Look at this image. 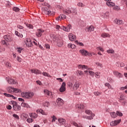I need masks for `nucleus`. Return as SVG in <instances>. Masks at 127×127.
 <instances>
[{
	"instance_id": "nucleus-60",
	"label": "nucleus",
	"mask_w": 127,
	"mask_h": 127,
	"mask_svg": "<svg viewBox=\"0 0 127 127\" xmlns=\"http://www.w3.org/2000/svg\"><path fill=\"white\" fill-rule=\"evenodd\" d=\"M27 122L29 123H32V119H30V118L27 119Z\"/></svg>"
},
{
	"instance_id": "nucleus-43",
	"label": "nucleus",
	"mask_w": 127,
	"mask_h": 127,
	"mask_svg": "<svg viewBox=\"0 0 127 127\" xmlns=\"http://www.w3.org/2000/svg\"><path fill=\"white\" fill-rule=\"evenodd\" d=\"M31 118H33L34 119H36L37 118V115L35 113H33L30 115Z\"/></svg>"
},
{
	"instance_id": "nucleus-32",
	"label": "nucleus",
	"mask_w": 127,
	"mask_h": 127,
	"mask_svg": "<svg viewBox=\"0 0 127 127\" xmlns=\"http://www.w3.org/2000/svg\"><path fill=\"white\" fill-rule=\"evenodd\" d=\"M76 108H78V109H80V110H82L84 109V105L83 104H78L76 106Z\"/></svg>"
},
{
	"instance_id": "nucleus-47",
	"label": "nucleus",
	"mask_w": 127,
	"mask_h": 127,
	"mask_svg": "<svg viewBox=\"0 0 127 127\" xmlns=\"http://www.w3.org/2000/svg\"><path fill=\"white\" fill-rule=\"evenodd\" d=\"M75 43L78 45H79V46H84V44L82 43H80L78 42V41H75Z\"/></svg>"
},
{
	"instance_id": "nucleus-58",
	"label": "nucleus",
	"mask_w": 127,
	"mask_h": 127,
	"mask_svg": "<svg viewBox=\"0 0 127 127\" xmlns=\"http://www.w3.org/2000/svg\"><path fill=\"white\" fill-rule=\"evenodd\" d=\"M42 73L41 72V71L38 69H36V73L37 75V74H42Z\"/></svg>"
},
{
	"instance_id": "nucleus-13",
	"label": "nucleus",
	"mask_w": 127,
	"mask_h": 127,
	"mask_svg": "<svg viewBox=\"0 0 127 127\" xmlns=\"http://www.w3.org/2000/svg\"><path fill=\"white\" fill-rule=\"evenodd\" d=\"M79 87H80V83H79V82L76 81L73 85L72 90L73 91H77L79 88Z\"/></svg>"
},
{
	"instance_id": "nucleus-56",
	"label": "nucleus",
	"mask_w": 127,
	"mask_h": 127,
	"mask_svg": "<svg viewBox=\"0 0 127 127\" xmlns=\"http://www.w3.org/2000/svg\"><path fill=\"white\" fill-rule=\"evenodd\" d=\"M5 65L6 66V67H8V68H10V63H8V62H6L5 63Z\"/></svg>"
},
{
	"instance_id": "nucleus-53",
	"label": "nucleus",
	"mask_w": 127,
	"mask_h": 127,
	"mask_svg": "<svg viewBox=\"0 0 127 127\" xmlns=\"http://www.w3.org/2000/svg\"><path fill=\"white\" fill-rule=\"evenodd\" d=\"M113 9H115V10H119L120 9V7L119 6H115L113 7Z\"/></svg>"
},
{
	"instance_id": "nucleus-39",
	"label": "nucleus",
	"mask_w": 127,
	"mask_h": 127,
	"mask_svg": "<svg viewBox=\"0 0 127 127\" xmlns=\"http://www.w3.org/2000/svg\"><path fill=\"white\" fill-rule=\"evenodd\" d=\"M100 74H101V72L98 71L95 72V77L96 78H100Z\"/></svg>"
},
{
	"instance_id": "nucleus-62",
	"label": "nucleus",
	"mask_w": 127,
	"mask_h": 127,
	"mask_svg": "<svg viewBox=\"0 0 127 127\" xmlns=\"http://www.w3.org/2000/svg\"><path fill=\"white\" fill-rule=\"evenodd\" d=\"M17 28H19V29H23V27L21 25H17Z\"/></svg>"
},
{
	"instance_id": "nucleus-27",
	"label": "nucleus",
	"mask_w": 127,
	"mask_h": 127,
	"mask_svg": "<svg viewBox=\"0 0 127 127\" xmlns=\"http://www.w3.org/2000/svg\"><path fill=\"white\" fill-rule=\"evenodd\" d=\"M3 94L4 96H5V97H8L9 98L11 97V98H12V99H13L14 100H15V97L13 96L12 95L8 94L5 93H4Z\"/></svg>"
},
{
	"instance_id": "nucleus-63",
	"label": "nucleus",
	"mask_w": 127,
	"mask_h": 127,
	"mask_svg": "<svg viewBox=\"0 0 127 127\" xmlns=\"http://www.w3.org/2000/svg\"><path fill=\"white\" fill-rule=\"evenodd\" d=\"M6 109L7 110H11V109H12V107H11V106L8 105L6 107Z\"/></svg>"
},
{
	"instance_id": "nucleus-26",
	"label": "nucleus",
	"mask_w": 127,
	"mask_h": 127,
	"mask_svg": "<svg viewBox=\"0 0 127 127\" xmlns=\"http://www.w3.org/2000/svg\"><path fill=\"white\" fill-rule=\"evenodd\" d=\"M107 1L108 2H106V4L108 6H110V7H112V6H115V3L113 2H110L111 1Z\"/></svg>"
},
{
	"instance_id": "nucleus-38",
	"label": "nucleus",
	"mask_w": 127,
	"mask_h": 127,
	"mask_svg": "<svg viewBox=\"0 0 127 127\" xmlns=\"http://www.w3.org/2000/svg\"><path fill=\"white\" fill-rule=\"evenodd\" d=\"M96 65L100 68H103V64L99 62L96 63Z\"/></svg>"
},
{
	"instance_id": "nucleus-17",
	"label": "nucleus",
	"mask_w": 127,
	"mask_h": 127,
	"mask_svg": "<svg viewBox=\"0 0 127 127\" xmlns=\"http://www.w3.org/2000/svg\"><path fill=\"white\" fill-rule=\"evenodd\" d=\"M79 53L82 54L83 56H88V51L85 50H80Z\"/></svg>"
},
{
	"instance_id": "nucleus-15",
	"label": "nucleus",
	"mask_w": 127,
	"mask_h": 127,
	"mask_svg": "<svg viewBox=\"0 0 127 127\" xmlns=\"http://www.w3.org/2000/svg\"><path fill=\"white\" fill-rule=\"evenodd\" d=\"M57 103L59 106H63L64 105V101L61 98L57 99Z\"/></svg>"
},
{
	"instance_id": "nucleus-14",
	"label": "nucleus",
	"mask_w": 127,
	"mask_h": 127,
	"mask_svg": "<svg viewBox=\"0 0 127 127\" xmlns=\"http://www.w3.org/2000/svg\"><path fill=\"white\" fill-rule=\"evenodd\" d=\"M68 38L70 41H74L76 40V36L72 33H69L68 34Z\"/></svg>"
},
{
	"instance_id": "nucleus-33",
	"label": "nucleus",
	"mask_w": 127,
	"mask_h": 127,
	"mask_svg": "<svg viewBox=\"0 0 127 127\" xmlns=\"http://www.w3.org/2000/svg\"><path fill=\"white\" fill-rule=\"evenodd\" d=\"M103 17L104 18H109V12H106L104 14H103Z\"/></svg>"
},
{
	"instance_id": "nucleus-51",
	"label": "nucleus",
	"mask_w": 127,
	"mask_h": 127,
	"mask_svg": "<svg viewBox=\"0 0 127 127\" xmlns=\"http://www.w3.org/2000/svg\"><path fill=\"white\" fill-rule=\"evenodd\" d=\"M61 19H66V18L67 17V16H66V15L65 14H62L61 15Z\"/></svg>"
},
{
	"instance_id": "nucleus-29",
	"label": "nucleus",
	"mask_w": 127,
	"mask_h": 127,
	"mask_svg": "<svg viewBox=\"0 0 127 127\" xmlns=\"http://www.w3.org/2000/svg\"><path fill=\"white\" fill-rule=\"evenodd\" d=\"M110 115L112 118L114 119L117 118V113L116 112H111L110 113Z\"/></svg>"
},
{
	"instance_id": "nucleus-41",
	"label": "nucleus",
	"mask_w": 127,
	"mask_h": 127,
	"mask_svg": "<svg viewBox=\"0 0 127 127\" xmlns=\"http://www.w3.org/2000/svg\"><path fill=\"white\" fill-rule=\"evenodd\" d=\"M15 34L16 35H17V36H18V37H22V36H23L22 34L18 33V32H17L16 31L15 32Z\"/></svg>"
},
{
	"instance_id": "nucleus-40",
	"label": "nucleus",
	"mask_w": 127,
	"mask_h": 127,
	"mask_svg": "<svg viewBox=\"0 0 127 127\" xmlns=\"http://www.w3.org/2000/svg\"><path fill=\"white\" fill-rule=\"evenodd\" d=\"M116 115L119 117H123V114L122 113V112L118 111L116 112Z\"/></svg>"
},
{
	"instance_id": "nucleus-34",
	"label": "nucleus",
	"mask_w": 127,
	"mask_h": 127,
	"mask_svg": "<svg viewBox=\"0 0 127 127\" xmlns=\"http://www.w3.org/2000/svg\"><path fill=\"white\" fill-rule=\"evenodd\" d=\"M93 94L95 95V96H100V95H102V92H100L99 91H95Z\"/></svg>"
},
{
	"instance_id": "nucleus-36",
	"label": "nucleus",
	"mask_w": 127,
	"mask_h": 127,
	"mask_svg": "<svg viewBox=\"0 0 127 127\" xmlns=\"http://www.w3.org/2000/svg\"><path fill=\"white\" fill-rule=\"evenodd\" d=\"M77 6H79L80 7H84L85 6V4L82 2H78L77 3Z\"/></svg>"
},
{
	"instance_id": "nucleus-3",
	"label": "nucleus",
	"mask_w": 127,
	"mask_h": 127,
	"mask_svg": "<svg viewBox=\"0 0 127 127\" xmlns=\"http://www.w3.org/2000/svg\"><path fill=\"white\" fill-rule=\"evenodd\" d=\"M10 105H12L13 110L15 112H18L21 110V107L17 104L16 101H11L10 103Z\"/></svg>"
},
{
	"instance_id": "nucleus-6",
	"label": "nucleus",
	"mask_w": 127,
	"mask_h": 127,
	"mask_svg": "<svg viewBox=\"0 0 127 127\" xmlns=\"http://www.w3.org/2000/svg\"><path fill=\"white\" fill-rule=\"evenodd\" d=\"M56 42H57L58 47H62L63 46V40L62 39L57 38L56 39Z\"/></svg>"
},
{
	"instance_id": "nucleus-5",
	"label": "nucleus",
	"mask_w": 127,
	"mask_h": 127,
	"mask_svg": "<svg viewBox=\"0 0 127 127\" xmlns=\"http://www.w3.org/2000/svg\"><path fill=\"white\" fill-rule=\"evenodd\" d=\"M8 92L9 93H20L21 90L17 88H14L11 87H9L7 88Z\"/></svg>"
},
{
	"instance_id": "nucleus-16",
	"label": "nucleus",
	"mask_w": 127,
	"mask_h": 127,
	"mask_svg": "<svg viewBox=\"0 0 127 127\" xmlns=\"http://www.w3.org/2000/svg\"><path fill=\"white\" fill-rule=\"evenodd\" d=\"M36 113L37 114H41L42 115H43L44 116H47V113L45 112L42 109H38L36 110Z\"/></svg>"
},
{
	"instance_id": "nucleus-1",
	"label": "nucleus",
	"mask_w": 127,
	"mask_h": 127,
	"mask_svg": "<svg viewBox=\"0 0 127 127\" xmlns=\"http://www.w3.org/2000/svg\"><path fill=\"white\" fill-rule=\"evenodd\" d=\"M64 13L68 15V14H70L71 13H73L76 15L77 12V8H67L64 10Z\"/></svg>"
},
{
	"instance_id": "nucleus-35",
	"label": "nucleus",
	"mask_w": 127,
	"mask_h": 127,
	"mask_svg": "<svg viewBox=\"0 0 127 127\" xmlns=\"http://www.w3.org/2000/svg\"><path fill=\"white\" fill-rule=\"evenodd\" d=\"M107 53H111V54H115V51L113 49L108 50L107 51Z\"/></svg>"
},
{
	"instance_id": "nucleus-50",
	"label": "nucleus",
	"mask_w": 127,
	"mask_h": 127,
	"mask_svg": "<svg viewBox=\"0 0 127 127\" xmlns=\"http://www.w3.org/2000/svg\"><path fill=\"white\" fill-rule=\"evenodd\" d=\"M89 73L92 77H94V75H95V72L92 71H89Z\"/></svg>"
},
{
	"instance_id": "nucleus-44",
	"label": "nucleus",
	"mask_w": 127,
	"mask_h": 127,
	"mask_svg": "<svg viewBox=\"0 0 127 127\" xmlns=\"http://www.w3.org/2000/svg\"><path fill=\"white\" fill-rule=\"evenodd\" d=\"M72 125H73L74 127H82V126H81V125H78V124L76 123V122H72Z\"/></svg>"
},
{
	"instance_id": "nucleus-20",
	"label": "nucleus",
	"mask_w": 127,
	"mask_h": 127,
	"mask_svg": "<svg viewBox=\"0 0 127 127\" xmlns=\"http://www.w3.org/2000/svg\"><path fill=\"white\" fill-rule=\"evenodd\" d=\"M78 68L81 69H86V70H90V68L88 67L87 65H83V64H79Z\"/></svg>"
},
{
	"instance_id": "nucleus-57",
	"label": "nucleus",
	"mask_w": 127,
	"mask_h": 127,
	"mask_svg": "<svg viewBox=\"0 0 127 127\" xmlns=\"http://www.w3.org/2000/svg\"><path fill=\"white\" fill-rule=\"evenodd\" d=\"M45 47L47 49H50V46L49 44H45Z\"/></svg>"
},
{
	"instance_id": "nucleus-52",
	"label": "nucleus",
	"mask_w": 127,
	"mask_h": 127,
	"mask_svg": "<svg viewBox=\"0 0 127 127\" xmlns=\"http://www.w3.org/2000/svg\"><path fill=\"white\" fill-rule=\"evenodd\" d=\"M16 60L18 62H21L22 61V59L19 57H17Z\"/></svg>"
},
{
	"instance_id": "nucleus-46",
	"label": "nucleus",
	"mask_w": 127,
	"mask_h": 127,
	"mask_svg": "<svg viewBox=\"0 0 127 127\" xmlns=\"http://www.w3.org/2000/svg\"><path fill=\"white\" fill-rule=\"evenodd\" d=\"M16 51L18 52V53H21V51H22V48H17L16 49Z\"/></svg>"
},
{
	"instance_id": "nucleus-37",
	"label": "nucleus",
	"mask_w": 127,
	"mask_h": 127,
	"mask_svg": "<svg viewBox=\"0 0 127 127\" xmlns=\"http://www.w3.org/2000/svg\"><path fill=\"white\" fill-rule=\"evenodd\" d=\"M68 47H70V48H71L72 49H74V48H75L76 46H75V45L74 44H69L68 45Z\"/></svg>"
},
{
	"instance_id": "nucleus-24",
	"label": "nucleus",
	"mask_w": 127,
	"mask_h": 127,
	"mask_svg": "<svg viewBox=\"0 0 127 127\" xmlns=\"http://www.w3.org/2000/svg\"><path fill=\"white\" fill-rule=\"evenodd\" d=\"M26 44L27 46L28 47H31L32 46V41L30 40V39L27 40V42H26Z\"/></svg>"
},
{
	"instance_id": "nucleus-31",
	"label": "nucleus",
	"mask_w": 127,
	"mask_h": 127,
	"mask_svg": "<svg viewBox=\"0 0 127 127\" xmlns=\"http://www.w3.org/2000/svg\"><path fill=\"white\" fill-rule=\"evenodd\" d=\"M42 75H43V76H45V77H50V78H51V77H52L51 75H50V74H49V73L46 72H43L42 73Z\"/></svg>"
},
{
	"instance_id": "nucleus-55",
	"label": "nucleus",
	"mask_w": 127,
	"mask_h": 127,
	"mask_svg": "<svg viewBox=\"0 0 127 127\" xmlns=\"http://www.w3.org/2000/svg\"><path fill=\"white\" fill-rule=\"evenodd\" d=\"M97 50H100V51H102V52H104V49L102 48L101 47H99L97 48Z\"/></svg>"
},
{
	"instance_id": "nucleus-23",
	"label": "nucleus",
	"mask_w": 127,
	"mask_h": 127,
	"mask_svg": "<svg viewBox=\"0 0 127 127\" xmlns=\"http://www.w3.org/2000/svg\"><path fill=\"white\" fill-rule=\"evenodd\" d=\"M101 37L103 38H106V37H111V35L107 33H103L101 34Z\"/></svg>"
},
{
	"instance_id": "nucleus-59",
	"label": "nucleus",
	"mask_w": 127,
	"mask_h": 127,
	"mask_svg": "<svg viewBox=\"0 0 127 127\" xmlns=\"http://www.w3.org/2000/svg\"><path fill=\"white\" fill-rule=\"evenodd\" d=\"M31 73H34V74H36V69H31Z\"/></svg>"
},
{
	"instance_id": "nucleus-30",
	"label": "nucleus",
	"mask_w": 127,
	"mask_h": 127,
	"mask_svg": "<svg viewBox=\"0 0 127 127\" xmlns=\"http://www.w3.org/2000/svg\"><path fill=\"white\" fill-rule=\"evenodd\" d=\"M43 106L45 108H49V106H50V103L48 102H45L43 103Z\"/></svg>"
},
{
	"instance_id": "nucleus-9",
	"label": "nucleus",
	"mask_w": 127,
	"mask_h": 127,
	"mask_svg": "<svg viewBox=\"0 0 127 127\" xmlns=\"http://www.w3.org/2000/svg\"><path fill=\"white\" fill-rule=\"evenodd\" d=\"M59 91L61 92V93H63V92H65V91H66V83L65 82H63L62 83Z\"/></svg>"
},
{
	"instance_id": "nucleus-42",
	"label": "nucleus",
	"mask_w": 127,
	"mask_h": 127,
	"mask_svg": "<svg viewBox=\"0 0 127 127\" xmlns=\"http://www.w3.org/2000/svg\"><path fill=\"white\" fill-rule=\"evenodd\" d=\"M26 26H27V27H28V28L30 29H33V25L30 24H26Z\"/></svg>"
},
{
	"instance_id": "nucleus-48",
	"label": "nucleus",
	"mask_w": 127,
	"mask_h": 127,
	"mask_svg": "<svg viewBox=\"0 0 127 127\" xmlns=\"http://www.w3.org/2000/svg\"><path fill=\"white\" fill-rule=\"evenodd\" d=\"M52 118L53 119L52 120V123L55 122V121L57 120V118H56V117H55V116H53L52 117Z\"/></svg>"
},
{
	"instance_id": "nucleus-7",
	"label": "nucleus",
	"mask_w": 127,
	"mask_h": 127,
	"mask_svg": "<svg viewBox=\"0 0 127 127\" xmlns=\"http://www.w3.org/2000/svg\"><path fill=\"white\" fill-rule=\"evenodd\" d=\"M43 11L44 13L45 14H48V15H54L55 14L54 12H51V11L49 10V9H47V8L43 10Z\"/></svg>"
},
{
	"instance_id": "nucleus-54",
	"label": "nucleus",
	"mask_w": 127,
	"mask_h": 127,
	"mask_svg": "<svg viewBox=\"0 0 127 127\" xmlns=\"http://www.w3.org/2000/svg\"><path fill=\"white\" fill-rule=\"evenodd\" d=\"M12 117L15 118V119H17V120L19 119V117L16 114H13Z\"/></svg>"
},
{
	"instance_id": "nucleus-22",
	"label": "nucleus",
	"mask_w": 127,
	"mask_h": 127,
	"mask_svg": "<svg viewBox=\"0 0 127 127\" xmlns=\"http://www.w3.org/2000/svg\"><path fill=\"white\" fill-rule=\"evenodd\" d=\"M58 121L61 125H65V124H66V120L63 118H59Z\"/></svg>"
},
{
	"instance_id": "nucleus-21",
	"label": "nucleus",
	"mask_w": 127,
	"mask_h": 127,
	"mask_svg": "<svg viewBox=\"0 0 127 127\" xmlns=\"http://www.w3.org/2000/svg\"><path fill=\"white\" fill-rule=\"evenodd\" d=\"M114 23H116L118 25H121V24H123V20L116 19L115 20H114Z\"/></svg>"
},
{
	"instance_id": "nucleus-11",
	"label": "nucleus",
	"mask_w": 127,
	"mask_h": 127,
	"mask_svg": "<svg viewBox=\"0 0 127 127\" xmlns=\"http://www.w3.org/2000/svg\"><path fill=\"white\" fill-rule=\"evenodd\" d=\"M44 32V30L41 29H39L37 30V32H36V35L38 37H41V36L42 35V33Z\"/></svg>"
},
{
	"instance_id": "nucleus-28",
	"label": "nucleus",
	"mask_w": 127,
	"mask_h": 127,
	"mask_svg": "<svg viewBox=\"0 0 127 127\" xmlns=\"http://www.w3.org/2000/svg\"><path fill=\"white\" fill-rule=\"evenodd\" d=\"M94 30H95V27H94V26H90L88 28L87 31H89V32H91V31H94Z\"/></svg>"
},
{
	"instance_id": "nucleus-18",
	"label": "nucleus",
	"mask_w": 127,
	"mask_h": 127,
	"mask_svg": "<svg viewBox=\"0 0 127 127\" xmlns=\"http://www.w3.org/2000/svg\"><path fill=\"white\" fill-rule=\"evenodd\" d=\"M4 39L6 40V41H11L12 40V38L9 36V35H6L4 36L3 37Z\"/></svg>"
},
{
	"instance_id": "nucleus-10",
	"label": "nucleus",
	"mask_w": 127,
	"mask_h": 127,
	"mask_svg": "<svg viewBox=\"0 0 127 127\" xmlns=\"http://www.w3.org/2000/svg\"><path fill=\"white\" fill-rule=\"evenodd\" d=\"M120 123H121V120H115L110 123V126L111 127H116V126H117V125H119Z\"/></svg>"
},
{
	"instance_id": "nucleus-25",
	"label": "nucleus",
	"mask_w": 127,
	"mask_h": 127,
	"mask_svg": "<svg viewBox=\"0 0 127 127\" xmlns=\"http://www.w3.org/2000/svg\"><path fill=\"white\" fill-rule=\"evenodd\" d=\"M21 107H23V108H30V106L27 103L22 102L21 104Z\"/></svg>"
},
{
	"instance_id": "nucleus-2",
	"label": "nucleus",
	"mask_w": 127,
	"mask_h": 127,
	"mask_svg": "<svg viewBox=\"0 0 127 127\" xmlns=\"http://www.w3.org/2000/svg\"><path fill=\"white\" fill-rule=\"evenodd\" d=\"M22 98L25 99H32L34 96V93L32 92H23L21 93Z\"/></svg>"
},
{
	"instance_id": "nucleus-4",
	"label": "nucleus",
	"mask_w": 127,
	"mask_h": 127,
	"mask_svg": "<svg viewBox=\"0 0 127 127\" xmlns=\"http://www.w3.org/2000/svg\"><path fill=\"white\" fill-rule=\"evenodd\" d=\"M85 114H87V115H90V116H83L82 118L83 119H87V120H93L94 119V117H95V114H93L92 111L89 110H86L85 111Z\"/></svg>"
},
{
	"instance_id": "nucleus-8",
	"label": "nucleus",
	"mask_w": 127,
	"mask_h": 127,
	"mask_svg": "<svg viewBox=\"0 0 127 127\" xmlns=\"http://www.w3.org/2000/svg\"><path fill=\"white\" fill-rule=\"evenodd\" d=\"M6 80H7L8 84H10L11 85H15V84H16V81L14 79H12V78L6 77Z\"/></svg>"
},
{
	"instance_id": "nucleus-61",
	"label": "nucleus",
	"mask_w": 127,
	"mask_h": 127,
	"mask_svg": "<svg viewBox=\"0 0 127 127\" xmlns=\"http://www.w3.org/2000/svg\"><path fill=\"white\" fill-rule=\"evenodd\" d=\"M78 73L80 76H82V75H83V71L81 70H78Z\"/></svg>"
},
{
	"instance_id": "nucleus-45",
	"label": "nucleus",
	"mask_w": 127,
	"mask_h": 127,
	"mask_svg": "<svg viewBox=\"0 0 127 127\" xmlns=\"http://www.w3.org/2000/svg\"><path fill=\"white\" fill-rule=\"evenodd\" d=\"M13 10L15 12H18V11H19V9L17 7H14L13 8Z\"/></svg>"
},
{
	"instance_id": "nucleus-19",
	"label": "nucleus",
	"mask_w": 127,
	"mask_h": 127,
	"mask_svg": "<svg viewBox=\"0 0 127 127\" xmlns=\"http://www.w3.org/2000/svg\"><path fill=\"white\" fill-rule=\"evenodd\" d=\"M113 73L114 75H115V76L118 77V78H122V77H123V74L117 71H113Z\"/></svg>"
},
{
	"instance_id": "nucleus-64",
	"label": "nucleus",
	"mask_w": 127,
	"mask_h": 127,
	"mask_svg": "<svg viewBox=\"0 0 127 127\" xmlns=\"http://www.w3.org/2000/svg\"><path fill=\"white\" fill-rule=\"evenodd\" d=\"M125 64L123 62H120V67H125Z\"/></svg>"
},
{
	"instance_id": "nucleus-49",
	"label": "nucleus",
	"mask_w": 127,
	"mask_h": 127,
	"mask_svg": "<svg viewBox=\"0 0 127 127\" xmlns=\"http://www.w3.org/2000/svg\"><path fill=\"white\" fill-rule=\"evenodd\" d=\"M105 85L106 86V87H108V89H111V88H112L111 84H110V83H105Z\"/></svg>"
},
{
	"instance_id": "nucleus-12",
	"label": "nucleus",
	"mask_w": 127,
	"mask_h": 127,
	"mask_svg": "<svg viewBox=\"0 0 127 127\" xmlns=\"http://www.w3.org/2000/svg\"><path fill=\"white\" fill-rule=\"evenodd\" d=\"M71 25L69 24L67 27L62 26L61 27V29H63L64 31L69 32L70 31V29H71Z\"/></svg>"
}]
</instances>
